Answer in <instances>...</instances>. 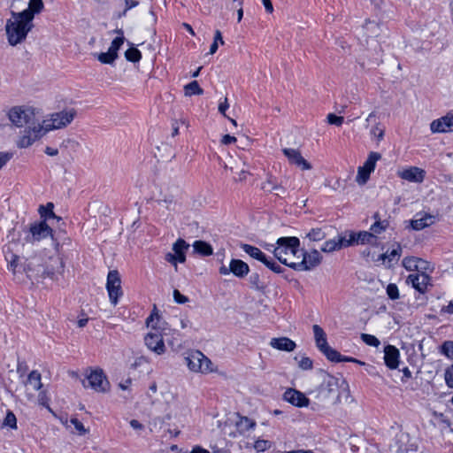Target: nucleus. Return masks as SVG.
<instances>
[{"instance_id":"nucleus-1","label":"nucleus","mask_w":453,"mask_h":453,"mask_svg":"<svg viewBox=\"0 0 453 453\" xmlns=\"http://www.w3.org/2000/svg\"><path fill=\"white\" fill-rule=\"evenodd\" d=\"M44 8L43 2H28V6L22 12H12V18L7 19L5 32L10 45L16 46L22 43L27 34L32 30L33 19L35 14Z\"/></svg>"},{"instance_id":"nucleus-2","label":"nucleus","mask_w":453,"mask_h":453,"mask_svg":"<svg viewBox=\"0 0 453 453\" xmlns=\"http://www.w3.org/2000/svg\"><path fill=\"white\" fill-rule=\"evenodd\" d=\"M311 394L318 400L319 403L327 405L341 403L342 397L349 396V390L348 385L343 380L325 373L320 385Z\"/></svg>"},{"instance_id":"nucleus-3","label":"nucleus","mask_w":453,"mask_h":453,"mask_svg":"<svg viewBox=\"0 0 453 453\" xmlns=\"http://www.w3.org/2000/svg\"><path fill=\"white\" fill-rule=\"evenodd\" d=\"M299 239L297 237H281L277 240L273 250L274 257L282 264L296 270L298 263Z\"/></svg>"},{"instance_id":"nucleus-4","label":"nucleus","mask_w":453,"mask_h":453,"mask_svg":"<svg viewBox=\"0 0 453 453\" xmlns=\"http://www.w3.org/2000/svg\"><path fill=\"white\" fill-rule=\"evenodd\" d=\"M77 115L74 108H65L64 110L48 115L40 125L45 133L52 130L66 127L72 123Z\"/></svg>"},{"instance_id":"nucleus-5","label":"nucleus","mask_w":453,"mask_h":453,"mask_svg":"<svg viewBox=\"0 0 453 453\" xmlns=\"http://www.w3.org/2000/svg\"><path fill=\"white\" fill-rule=\"evenodd\" d=\"M24 243L23 246L34 245L36 242H41L43 239L50 237L54 242L55 249L58 250L59 242L57 239L53 238L52 229L46 224L45 221L35 222L31 224L27 229L24 230Z\"/></svg>"},{"instance_id":"nucleus-6","label":"nucleus","mask_w":453,"mask_h":453,"mask_svg":"<svg viewBox=\"0 0 453 453\" xmlns=\"http://www.w3.org/2000/svg\"><path fill=\"white\" fill-rule=\"evenodd\" d=\"M9 119L17 127L37 125L35 109L26 106L12 107L8 113Z\"/></svg>"},{"instance_id":"nucleus-7","label":"nucleus","mask_w":453,"mask_h":453,"mask_svg":"<svg viewBox=\"0 0 453 453\" xmlns=\"http://www.w3.org/2000/svg\"><path fill=\"white\" fill-rule=\"evenodd\" d=\"M185 360L188 369L194 372L209 373L216 370L211 359L199 350L190 352Z\"/></svg>"},{"instance_id":"nucleus-8","label":"nucleus","mask_w":453,"mask_h":453,"mask_svg":"<svg viewBox=\"0 0 453 453\" xmlns=\"http://www.w3.org/2000/svg\"><path fill=\"white\" fill-rule=\"evenodd\" d=\"M45 134L46 133L40 123H37V125L28 126L24 130L23 134L17 141V146L19 148H27Z\"/></svg>"},{"instance_id":"nucleus-9","label":"nucleus","mask_w":453,"mask_h":453,"mask_svg":"<svg viewBox=\"0 0 453 453\" xmlns=\"http://www.w3.org/2000/svg\"><path fill=\"white\" fill-rule=\"evenodd\" d=\"M106 288L109 298L113 305L118 303L119 296H122L121 280L118 271H110L107 276Z\"/></svg>"},{"instance_id":"nucleus-10","label":"nucleus","mask_w":453,"mask_h":453,"mask_svg":"<svg viewBox=\"0 0 453 453\" xmlns=\"http://www.w3.org/2000/svg\"><path fill=\"white\" fill-rule=\"evenodd\" d=\"M297 258L299 261L297 263L296 270L308 271L319 265L321 262L322 257L317 250H312L311 252L300 250Z\"/></svg>"},{"instance_id":"nucleus-11","label":"nucleus","mask_w":453,"mask_h":453,"mask_svg":"<svg viewBox=\"0 0 453 453\" xmlns=\"http://www.w3.org/2000/svg\"><path fill=\"white\" fill-rule=\"evenodd\" d=\"M245 166L246 162L239 157H231L229 162L225 164V168L230 170L235 182H244L247 180L250 173Z\"/></svg>"},{"instance_id":"nucleus-12","label":"nucleus","mask_w":453,"mask_h":453,"mask_svg":"<svg viewBox=\"0 0 453 453\" xmlns=\"http://www.w3.org/2000/svg\"><path fill=\"white\" fill-rule=\"evenodd\" d=\"M87 380L88 386L96 392L104 393L110 388V383L102 369L91 371L87 376Z\"/></svg>"},{"instance_id":"nucleus-13","label":"nucleus","mask_w":453,"mask_h":453,"mask_svg":"<svg viewBox=\"0 0 453 453\" xmlns=\"http://www.w3.org/2000/svg\"><path fill=\"white\" fill-rule=\"evenodd\" d=\"M284 156L288 158L289 164L300 167L302 170L311 169V165L303 157L300 150L291 148H284L282 150Z\"/></svg>"},{"instance_id":"nucleus-14","label":"nucleus","mask_w":453,"mask_h":453,"mask_svg":"<svg viewBox=\"0 0 453 453\" xmlns=\"http://www.w3.org/2000/svg\"><path fill=\"white\" fill-rule=\"evenodd\" d=\"M430 129L432 133L453 132V113L449 112L445 116L432 121Z\"/></svg>"},{"instance_id":"nucleus-15","label":"nucleus","mask_w":453,"mask_h":453,"mask_svg":"<svg viewBox=\"0 0 453 453\" xmlns=\"http://www.w3.org/2000/svg\"><path fill=\"white\" fill-rule=\"evenodd\" d=\"M397 174L401 179L410 182L421 183L426 177V171L418 166H410L398 171Z\"/></svg>"},{"instance_id":"nucleus-16","label":"nucleus","mask_w":453,"mask_h":453,"mask_svg":"<svg viewBox=\"0 0 453 453\" xmlns=\"http://www.w3.org/2000/svg\"><path fill=\"white\" fill-rule=\"evenodd\" d=\"M144 342L146 346L157 355H162L165 353V346L163 337L160 334L148 333L144 338Z\"/></svg>"},{"instance_id":"nucleus-17","label":"nucleus","mask_w":453,"mask_h":453,"mask_svg":"<svg viewBox=\"0 0 453 453\" xmlns=\"http://www.w3.org/2000/svg\"><path fill=\"white\" fill-rule=\"evenodd\" d=\"M283 399L292 405L300 408L308 406L310 403L303 393L295 388H288L283 395Z\"/></svg>"},{"instance_id":"nucleus-18","label":"nucleus","mask_w":453,"mask_h":453,"mask_svg":"<svg viewBox=\"0 0 453 453\" xmlns=\"http://www.w3.org/2000/svg\"><path fill=\"white\" fill-rule=\"evenodd\" d=\"M262 189L265 192L273 193L280 197H283L287 195V189L282 186L281 183H279L276 178L272 174H269L265 181L262 183Z\"/></svg>"},{"instance_id":"nucleus-19","label":"nucleus","mask_w":453,"mask_h":453,"mask_svg":"<svg viewBox=\"0 0 453 453\" xmlns=\"http://www.w3.org/2000/svg\"><path fill=\"white\" fill-rule=\"evenodd\" d=\"M354 238L355 235H350V238L348 240L342 236H339L337 239L328 240L321 247V250L323 252H333L334 250H338L342 247L351 245L353 243Z\"/></svg>"},{"instance_id":"nucleus-20","label":"nucleus","mask_w":453,"mask_h":453,"mask_svg":"<svg viewBox=\"0 0 453 453\" xmlns=\"http://www.w3.org/2000/svg\"><path fill=\"white\" fill-rule=\"evenodd\" d=\"M18 245L16 242H10L4 247V258L8 264V269L13 273H16L18 267L19 256L14 253V248Z\"/></svg>"},{"instance_id":"nucleus-21","label":"nucleus","mask_w":453,"mask_h":453,"mask_svg":"<svg viewBox=\"0 0 453 453\" xmlns=\"http://www.w3.org/2000/svg\"><path fill=\"white\" fill-rule=\"evenodd\" d=\"M428 281L429 277L424 273L410 274L406 279V282L411 283L412 287L420 293L425 292L428 285Z\"/></svg>"},{"instance_id":"nucleus-22","label":"nucleus","mask_w":453,"mask_h":453,"mask_svg":"<svg viewBox=\"0 0 453 453\" xmlns=\"http://www.w3.org/2000/svg\"><path fill=\"white\" fill-rule=\"evenodd\" d=\"M399 350L393 345L384 348V361L389 369H396L399 364Z\"/></svg>"},{"instance_id":"nucleus-23","label":"nucleus","mask_w":453,"mask_h":453,"mask_svg":"<svg viewBox=\"0 0 453 453\" xmlns=\"http://www.w3.org/2000/svg\"><path fill=\"white\" fill-rule=\"evenodd\" d=\"M27 277L30 280H39L40 278L44 279L49 277L50 279L54 278V272L46 270L42 265H38L35 268H31L30 265L25 269Z\"/></svg>"},{"instance_id":"nucleus-24","label":"nucleus","mask_w":453,"mask_h":453,"mask_svg":"<svg viewBox=\"0 0 453 453\" xmlns=\"http://www.w3.org/2000/svg\"><path fill=\"white\" fill-rule=\"evenodd\" d=\"M270 345L276 349L293 351L296 348V343L292 340L287 337L273 338L270 342Z\"/></svg>"},{"instance_id":"nucleus-25","label":"nucleus","mask_w":453,"mask_h":453,"mask_svg":"<svg viewBox=\"0 0 453 453\" xmlns=\"http://www.w3.org/2000/svg\"><path fill=\"white\" fill-rule=\"evenodd\" d=\"M230 271L236 277L243 278L249 273L250 268L249 265L242 260L232 259L230 261Z\"/></svg>"},{"instance_id":"nucleus-26","label":"nucleus","mask_w":453,"mask_h":453,"mask_svg":"<svg viewBox=\"0 0 453 453\" xmlns=\"http://www.w3.org/2000/svg\"><path fill=\"white\" fill-rule=\"evenodd\" d=\"M381 27L379 23L375 21L367 20L363 26V36L367 39L376 38L380 35Z\"/></svg>"},{"instance_id":"nucleus-27","label":"nucleus","mask_w":453,"mask_h":453,"mask_svg":"<svg viewBox=\"0 0 453 453\" xmlns=\"http://www.w3.org/2000/svg\"><path fill=\"white\" fill-rule=\"evenodd\" d=\"M189 244L186 242L183 239H178L173 244V254L177 256L178 261L180 263H184L186 261V251L188 250Z\"/></svg>"},{"instance_id":"nucleus-28","label":"nucleus","mask_w":453,"mask_h":453,"mask_svg":"<svg viewBox=\"0 0 453 453\" xmlns=\"http://www.w3.org/2000/svg\"><path fill=\"white\" fill-rule=\"evenodd\" d=\"M434 223V217L430 214H424L420 218L414 219L411 221V227L414 230H422Z\"/></svg>"},{"instance_id":"nucleus-29","label":"nucleus","mask_w":453,"mask_h":453,"mask_svg":"<svg viewBox=\"0 0 453 453\" xmlns=\"http://www.w3.org/2000/svg\"><path fill=\"white\" fill-rule=\"evenodd\" d=\"M312 330L314 334L316 346L321 351L326 346H328L326 333L324 332L323 328L319 325H314L312 326Z\"/></svg>"},{"instance_id":"nucleus-30","label":"nucleus","mask_w":453,"mask_h":453,"mask_svg":"<svg viewBox=\"0 0 453 453\" xmlns=\"http://www.w3.org/2000/svg\"><path fill=\"white\" fill-rule=\"evenodd\" d=\"M157 203L158 205L165 208L166 210H174L176 205V200L174 198V196L172 194H166L160 192L158 197L156 198Z\"/></svg>"},{"instance_id":"nucleus-31","label":"nucleus","mask_w":453,"mask_h":453,"mask_svg":"<svg viewBox=\"0 0 453 453\" xmlns=\"http://www.w3.org/2000/svg\"><path fill=\"white\" fill-rule=\"evenodd\" d=\"M27 386L36 391L42 388V376L38 371L34 370L28 374Z\"/></svg>"},{"instance_id":"nucleus-32","label":"nucleus","mask_w":453,"mask_h":453,"mask_svg":"<svg viewBox=\"0 0 453 453\" xmlns=\"http://www.w3.org/2000/svg\"><path fill=\"white\" fill-rule=\"evenodd\" d=\"M350 235H355V238H354V241L353 242H357V243H361V244H365V243H370V244H374L376 242V236L373 234V233H370V232H360L358 234H351Z\"/></svg>"},{"instance_id":"nucleus-33","label":"nucleus","mask_w":453,"mask_h":453,"mask_svg":"<svg viewBox=\"0 0 453 453\" xmlns=\"http://www.w3.org/2000/svg\"><path fill=\"white\" fill-rule=\"evenodd\" d=\"M256 426V422L252 419H250L247 417H240L238 421L236 422V427L239 433L245 434L250 429H253Z\"/></svg>"},{"instance_id":"nucleus-34","label":"nucleus","mask_w":453,"mask_h":453,"mask_svg":"<svg viewBox=\"0 0 453 453\" xmlns=\"http://www.w3.org/2000/svg\"><path fill=\"white\" fill-rule=\"evenodd\" d=\"M193 249L196 253L202 256H210L213 253L212 247L203 241H196L193 243Z\"/></svg>"},{"instance_id":"nucleus-35","label":"nucleus","mask_w":453,"mask_h":453,"mask_svg":"<svg viewBox=\"0 0 453 453\" xmlns=\"http://www.w3.org/2000/svg\"><path fill=\"white\" fill-rule=\"evenodd\" d=\"M419 264H426V261L417 257H405L403 260V265L409 271H419Z\"/></svg>"},{"instance_id":"nucleus-36","label":"nucleus","mask_w":453,"mask_h":453,"mask_svg":"<svg viewBox=\"0 0 453 453\" xmlns=\"http://www.w3.org/2000/svg\"><path fill=\"white\" fill-rule=\"evenodd\" d=\"M203 93V88H200L196 81H193L184 87V94L186 96H191L194 95H202Z\"/></svg>"},{"instance_id":"nucleus-37","label":"nucleus","mask_w":453,"mask_h":453,"mask_svg":"<svg viewBox=\"0 0 453 453\" xmlns=\"http://www.w3.org/2000/svg\"><path fill=\"white\" fill-rule=\"evenodd\" d=\"M116 33L120 35V36L116 37L111 42V46L108 49V50L118 58V50H119V48L123 44L125 38L122 36L123 35V31L121 29L116 30Z\"/></svg>"},{"instance_id":"nucleus-38","label":"nucleus","mask_w":453,"mask_h":453,"mask_svg":"<svg viewBox=\"0 0 453 453\" xmlns=\"http://www.w3.org/2000/svg\"><path fill=\"white\" fill-rule=\"evenodd\" d=\"M242 249L251 257L259 261L264 258V253L257 247L250 244H242Z\"/></svg>"},{"instance_id":"nucleus-39","label":"nucleus","mask_w":453,"mask_h":453,"mask_svg":"<svg viewBox=\"0 0 453 453\" xmlns=\"http://www.w3.org/2000/svg\"><path fill=\"white\" fill-rule=\"evenodd\" d=\"M147 326H150L155 330H164L165 327L160 322V318L157 312H152L150 316L146 319Z\"/></svg>"},{"instance_id":"nucleus-40","label":"nucleus","mask_w":453,"mask_h":453,"mask_svg":"<svg viewBox=\"0 0 453 453\" xmlns=\"http://www.w3.org/2000/svg\"><path fill=\"white\" fill-rule=\"evenodd\" d=\"M381 158V155L379 152H371L365 162L363 167L372 172L375 168L376 162Z\"/></svg>"},{"instance_id":"nucleus-41","label":"nucleus","mask_w":453,"mask_h":453,"mask_svg":"<svg viewBox=\"0 0 453 453\" xmlns=\"http://www.w3.org/2000/svg\"><path fill=\"white\" fill-rule=\"evenodd\" d=\"M321 352L326 357V358L332 362H341L342 355L334 349L326 346Z\"/></svg>"},{"instance_id":"nucleus-42","label":"nucleus","mask_w":453,"mask_h":453,"mask_svg":"<svg viewBox=\"0 0 453 453\" xmlns=\"http://www.w3.org/2000/svg\"><path fill=\"white\" fill-rule=\"evenodd\" d=\"M125 58H127V61L136 63L141 60L142 54L140 50H138L136 48L131 47L126 50Z\"/></svg>"},{"instance_id":"nucleus-43","label":"nucleus","mask_w":453,"mask_h":453,"mask_svg":"<svg viewBox=\"0 0 453 453\" xmlns=\"http://www.w3.org/2000/svg\"><path fill=\"white\" fill-rule=\"evenodd\" d=\"M265 266H267L270 270L276 273H280L282 272L281 266L277 264L273 259L268 258L264 253V258L259 259Z\"/></svg>"},{"instance_id":"nucleus-44","label":"nucleus","mask_w":453,"mask_h":453,"mask_svg":"<svg viewBox=\"0 0 453 453\" xmlns=\"http://www.w3.org/2000/svg\"><path fill=\"white\" fill-rule=\"evenodd\" d=\"M326 233L321 228H313L306 235L311 242H319L326 238Z\"/></svg>"},{"instance_id":"nucleus-45","label":"nucleus","mask_w":453,"mask_h":453,"mask_svg":"<svg viewBox=\"0 0 453 453\" xmlns=\"http://www.w3.org/2000/svg\"><path fill=\"white\" fill-rule=\"evenodd\" d=\"M371 173H372L371 171L367 170L366 168H365L363 166L358 167L357 174L356 177V181L359 185L365 184L367 182V180H369Z\"/></svg>"},{"instance_id":"nucleus-46","label":"nucleus","mask_w":453,"mask_h":453,"mask_svg":"<svg viewBox=\"0 0 453 453\" xmlns=\"http://www.w3.org/2000/svg\"><path fill=\"white\" fill-rule=\"evenodd\" d=\"M72 426L74 428V432L79 435H83L87 433V429L84 427L83 424L76 418H71L69 420L67 427L71 428Z\"/></svg>"},{"instance_id":"nucleus-47","label":"nucleus","mask_w":453,"mask_h":453,"mask_svg":"<svg viewBox=\"0 0 453 453\" xmlns=\"http://www.w3.org/2000/svg\"><path fill=\"white\" fill-rule=\"evenodd\" d=\"M401 255V247L397 245L395 249H393L389 254L384 253L380 256V259L385 261L386 258L388 259V262H392L394 260H398Z\"/></svg>"},{"instance_id":"nucleus-48","label":"nucleus","mask_w":453,"mask_h":453,"mask_svg":"<svg viewBox=\"0 0 453 453\" xmlns=\"http://www.w3.org/2000/svg\"><path fill=\"white\" fill-rule=\"evenodd\" d=\"M116 58H117V57L115 55H113L111 52H110L109 50L107 52H102L97 55V59L102 64L111 65L116 60Z\"/></svg>"},{"instance_id":"nucleus-49","label":"nucleus","mask_w":453,"mask_h":453,"mask_svg":"<svg viewBox=\"0 0 453 453\" xmlns=\"http://www.w3.org/2000/svg\"><path fill=\"white\" fill-rule=\"evenodd\" d=\"M360 337L362 341L369 346L379 347L380 344V340L374 335L368 334H361Z\"/></svg>"},{"instance_id":"nucleus-50","label":"nucleus","mask_w":453,"mask_h":453,"mask_svg":"<svg viewBox=\"0 0 453 453\" xmlns=\"http://www.w3.org/2000/svg\"><path fill=\"white\" fill-rule=\"evenodd\" d=\"M441 353L453 359V342L446 341L441 347Z\"/></svg>"},{"instance_id":"nucleus-51","label":"nucleus","mask_w":453,"mask_h":453,"mask_svg":"<svg viewBox=\"0 0 453 453\" xmlns=\"http://www.w3.org/2000/svg\"><path fill=\"white\" fill-rule=\"evenodd\" d=\"M3 426H10L11 428H16L17 426V419L15 415L12 411H8L4 422Z\"/></svg>"},{"instance_id":"nucleus-52","label":"nucleus","mask_w":453,"mask_h":453,"mask_svg":"<svg viewBox=\"0 0 453 453\" xmlns=\"http://www.w3.org/2000/svg\"><path fill=\"white\" fill-rule=\"evenodd\" d=\"M387 294L388 297L392 300H395L399 298V290L395 284L390 283L387 287Z\"/></svg>"},{"instance_id":"nucleus-53","label":"nucleus","mask_w":453,"mask_h":453,"mask_svg":"<svg viewBox=\"0 0 453 453\" xmlns=\"http://www.w3.org/2000/svg\"><path fill=\"white\" fill-rule=\"evenodd\" d=\"M271 441L267 440H257L255 441L254 448L257 451H265L271 447Z\"/></svg>"},{"instance_id":"nucleus-54","label":"nucleus","mask_w":453,"mask_h":453,"mask_svg":"<svg viewBox=\"0 0 453 453\" xmlns=\"http://www.w3.org/2000/svg\"><path fill=\"white\" fill-rule=\"evenodd\" d=\"M343 120L344 119L342 116H336L334 113H330L327 115V122L331 125L340 127L343 123Z\"/></svg>"},{"instance_id":"nucleus-55","label":"nucleus","mask_w":453,"mask_h":453,"mask_svg":"<svg viewBox=\"0 0 453 453\" xmlns=\"http://www.w3.org/2000/svg\"><path fill=\"white\" fill-rule=\"evenodd\" d=\"M298 366L302 370H311L312 368V361L307 357H303L298 362Z\"/></svg>"},{"instance_id":"nucleus-56","label":"nucleus","mask_w":453,"mask_h":453,"mask_svg":"<svg viewBox=\"0 0 453 453\" xmlns=\"http://www.w3.org/2000/svg\"><path fill=\"white\" fill-rule=\"evenodd\" d=\"M386 227L387 224L385 222L378 220L371 226V231L375 235V234H380Z\"/></svg>"},{"instance_id":"nucleus-57","label":"nucleus","mask_w":453,"mask_h":453,"mask_svg":"<svg viewBox=\"0 0 453 453\" xmlns=\"http://www.w3.org/2000/svg\"><path fill=\"white\" fill-rule=\"evenodd\" d=\"M371 134L377 137L379 141H381L384 137L385 130L384 128L380 127L379 125H376L373 127L371 130Z\"/></svg>"},{"instance_id":"nucleus-58","label":"nucleus","mask_w":453,"mask_h":453,"mask_svg":"<svg viewBox=\"0 0 453 453\" xmlns=\"http://www.w3.org/2000/svg\"><path fill=\"white\" fill-rule=\"evenodd\" d=\"M173 299L177 303L183 304L188 301V298L182 294L178 289L173 290Z\"/></svg>"},{"instance_id":"nucleus-59","label":"nucleus","mask_w":453,"mask_h":453,"mask_svg":"<svg viewBox=\"0 0 453 453\" xmlns=\"http://www.w3.org/2000/svg\"><path fill=\"white\" fill-rule=\"evenodd\" d=\"M12 157V154L9 152H0V170L7 164Z\"/></svg>"},{"instance_id":"nucleus-60","label":"nucleus","mask_w":453,"mask_h":453,"mask_svg":"<svg viewBox=\"0 0 453 453\" xmlns=\"http://www.w3.org/2000/svg\"><path fill=\"white\" fill-rule=\"evenodd\" d=\"M250 282L257 290H261L264 288V286L260 285L259 276L257 273H254L250 276Z\"/></svg>"},{"instance_id":"nucleus-61","label":"nucleus","mask_w":453,"mask_h":453,"mask_svg":"<svg viewBox=\"0 0 453 453\" xmlns=\"http://www.w3.org/2000/svg\"><path fill=\"white\" fill-rule=\"evenodd\" d=\"M445 380H446L447 384L450 388H453V365L446 371Z\"/></svg>"},{"instance_id":"nucleus-62","label":"nucleus","mask_w":453,"mask_h":453,"mask_svg":"<svg viewBox=\"0 0 453 453\" xmlns=\"http://www.w3.org/2000/svg\"><path fill=\"white\" fill-rule=\"evenodd\" d=\"M165 259L168 263H170V264H172L173 265H174L175 270H177V262H179V261H178V257H177V256H175L173 253H167V254L165 255Z\"/></svg>"},{"instance_id":"nucleus-63","label":"nucleus","mask_w":453,"mask_h":453,"mask_svg":"<svg viewBox=\"0 0 453 453\" xmlns=\"http://www.w3.org/2000/svg\"><path fill=\"white\" fill-rule=\"evenodd\" d=\"M129 423H130L131 427L134 430L142 431L144 429V426L136 419H132V420H130Z\"/></svg>"},{"instance_id":"nucleus-64","label":"nucleus","mask_w":453,"mask_h":453,"mask_svg":"<svg viewBox=\"0 0 453 453\" xmlns=\"http://www.w3.org/2000/svg\"><path fill=\"white\" fill-rule=\"evenodd\" d=\"M145 21L150 24H153L156 22V16L154 14V12L152 10H150L146 15H145Z\"/></svg>"}]
</instances>
